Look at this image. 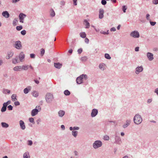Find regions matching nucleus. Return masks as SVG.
<instances>
[{
  "label": "nucleus",
  "mask_w": 158,
  "mask_h": 158,
  "mask_svg": "<svg viewBox=\"0 0 158 158\" xmlns=\"http://www.w3.org/2000/svg\"><path fill=\"white\" fill-rule=\"evenodd\" d=\"M87 79V76L86 75H82L78 77L76 79V82L78 84H80L84 80Z\"/></svg>",
  "instance_id": "obj_1"
},
{
  "label": "nucleus",
  "mask_w": 158,
  "mask_h": 158,
  "mask_svg": "<svg viewBox=\"0 0 158 158\" xmlns=\"http://www.w3.org/2000/svg\"><path fill=\"white\" fill-rule=\"evenodd\" d=\"M142 119L141 117L138 114H136L134 118V123L137 124H140L142 122Z\"/></svg>",
  "instance_id": "obj_2"
},
{
  "label": "nucleus",
  "mask_w": 158,
  "mask_h": 158,
  "mask_svg": "<svg viewBox=\"0 0 158 158\" xmlns=\"http://www.w3.org/2000/svg\"><path fill=\"white\" fill-rule=\"evenodd\" d=\"M53 98V95L50 93H47L45 97V99L48 102H50Z\"/></svg>",
  "instance_id": "obj_3"
},
{
  "label": "nucleus",
  "mask_w": 158,
  "mask_h": 158,
  "mask_svg": "<svg viewBox=\"0 0 158 158\" xmlns=\"http://www.w3.org/2000/svg\"><path fill=\"white\" fill-rule=\"evenodd\" d=\"M130 35L131 36L135 38H138L139 37V34L137 31H132Z\"/></svg>",
  "instance_id": "obj_4"
},
{
  "label": "nucleus",
  "mask_w": 158,
  "mask_h": 158,
  "mask_svg": "<svg viewBox=\"0 0 158 158\" xmlns=\"http://www.w3.org/2000/svg\"><path fill=\"white\" fill-rule=\"evenodd\" d=\"M102 145V143L100 141H96L93 144V147L94 148H97L101 147Z\"/></svg>",
  "instance_id": "obj_5"
},
{
  "label": "nucleus",
  "mask_w": 158,
  "mask_h": 158,
  "mask_svg": "<svg viewBox=\"0 0 158 158\" xmlns=\"http://www.w3.org/2000/svg\"><path fill=\"white\" fill-rule=\"evenodd\" d=\"M22 45L21 44V42L18 41L16 42L15 43V47L18 49H20L22 48Z\"/></svg>",
  "instance_id": "obj_6"
},
{
  "label": "nucleus",
  "mask_w": 158,
  "mask_h": 158,
  "mask_svg": "<svg viewBox=\"0 0 158 158\" xmlns=\"http://www.w3.org/2000/svg\"><path fill=\"white\" fill-rule=\"evenodd\" d=\"M26 17V15L23 13H20L19 16L20 22L23 23V19Z\"/></svg>",
  "instance_id": "obj_7"
},
{
  "label": "nucleus",
  "mask_w": 158,
  "mask_h": 158,
  "mask_svg": "<svg viewBox=\"0 0 158 158\" xmlns=\"http://www.w3.org/2000/svg\"><path fill=\"white\" fill-rule=\"evenodd\" d=\"M98 111L97 109H93L91 113V116L92 117H95L98 114Z\"/></svg>",
  "instance_id": "obj_8"
},
{
  "label": "nucleus",
  "mask_w": 158,
  "mask_h": 158,
  "mask_svg": "<svg viewBox=\"0 0 158 158\" xmlns=\"http://www.w3.org/2000/svg\"><path fill=\"white\" fill-rule=\"evenodd\" d=\"M104 13V11L103 9H101L99 10V17L100 19H101L103 18Z\"/></svg>",
  "instance_id": "obj_9"
},
{
  "label": "nucleus",
  "mask_w": 158,
  "mask_h": 158,
  "mask_svg": "<svg viewBox=\"0 0 158 158\" xmlns=\"http://www.w3.org/2000/svg\"><path fill=\"white\" fill-rule=\"evenodd\" d=\"M147 56L150 60H152L153 59V54L150 52H148Z\"/></svg>",
  "instance_id": "obj_10"
},
{
  "label": "nucleus",
  "mask_w": 158,
  "mask_h": 158,
  "mask_svg": "<svg viewBox=\"0 0 158 158\" xmlns=\"http://www.w3.org/2000/svg\"><path fill=\"white\" fill-rule=\"evenodd\" d=\"M143 70V68L142 67H137L136 69L135 73L138 74L139 72H141Z\"/></svg>",
  "instance_id": "obj_11"
},
{
  "label": "nucleus",
  "mask_w": 158,
  "mask_h": 158,
  "mask_svg": "<svg viewBox=\"0 0 158 158\" xmlns=\"http://www.w3.org/2000/svg\"><path fill=\"white\" fill-rule=\"evenodd\" d=\"M38 112V110L36 109H34L31 112V115L32 116H34L36 115Z\"/></svg>",
  "instance_id": "obj_12"
},
{
  "label": "nucleus",
  "mask_w": 158,
  "mask_h": 158,
  "mask_svg": "<svg viewBox=\"0 0 158 158\" xmlns=\"http://www.w3.org/2000/svg\"><path fill=\"white\" fill-rule=\"evenodd\" d=\"M20 125L22 129L24 130L25 128V126L24 122L22 120L20 121Z\"/></svg>",
  "instance_id": "obj_13"
},
{
  "label": "nucleus",
  "mask_w": 158,
  "mask_h": 158,
  "mask_svg": "<svg viewBox=\"0 0 158 158\" xmlns=\"http://www.w3.org/2000/svg\"><path fill=\"white\" fill-rule=\"evenodd\" d=\"M7 106V104L6 103H4L3 104V106L1 109V111L2 112L5 111L6 110V108Z\"/></svg>",
  "instance_id": "obj_14"
},
{
  "label": "nucleus",
  "mask_w": 158,
  "mask_h": 158,
  "mask_svg": "<svg viewBox=\"0 0 158 158\" xmlns=\"http://www.w3.org/2000/svg\"><path fill=\"white\" fill-rule=\"evenodd\" d=\"M13 70L15 71H22L21 66H16L13 68Z\"/></svg>",
  "instance_id": "obj_15"
},
{
  "label": "nucleus",
  "mask_w": 158,
  "mask_h": 158,
  "mask_svg": "<svg viewBox=\"0 0 158 158\" xmlns=\"http://www.w3.org/2000/svg\"><path fill=\"white\" fill-rule=\"evenodd\" d=\"M24 55L23 54V52L20 53L19 57L21 61H23V60L24 59Z\"/></svg>",
  "instance_id": "obj_16"
},
{
  "label": "nucleus",
  "mask_w": 158,
  "mask_h": 158,
  "mask_svg": "<svg viewBox=\"0 0 158 158\" xmlns=\"http://www.w3.org/2000/svg\"><path fill=\"white\" fill-rule=\"evenodd\" d=\"M21 66L22 70H27L29 68V66L28 65H23Z\"/></svg>",
  "instance_id": "obj_17"
},
{
  "label": "nucleus",
  "mask_w": 158,
  "mask_h": 158,
  "mask_svg": "<svg viewBox=\"0 0 158 158\" xmlns=\"http://www.w3.org/2000/svg\"><path fill=\"white\" fill-rule=\"evenodd\" d=\"M2 15L6 18H8L9 16V14L7 11H4L2 13Z\"/></svg>",
  "instance_id": "obj_18"
},
{
  "label": "nucleus",
  "mask_w": 158,
  "mask_h": 158,
  "mask_svg": "<svg viewBox=\"0 0 158 158\" xmlns=\"http://www.w3.org/2000/svg\"><path fill=\"white\" fill-rule=\"evenodd\" d=\"M54 65L56 68L58 69H60V68H61L62 66V64L58 63H54Z\"/></svg>",
  "instance_id": "obj_19"
},
{
  "label": "nucleus",
  "mask_w": 158,
  "mask_h": 158,
  "mask_svg": "<svg viewBox=\"0 0 158 158\" xmlns=\"http://www.w3.org/2000/svg\"><path fill=\"white\" fill-rule=\"evenodd\" d=\"M31 87H29L27 88H26L24 89V92L25 94H27L28 93L29 91L31 89Z\"/></svg>",
  "instance_id": "obj_20"
},
{
  "label": "nucleus",
  "mask_w": 158,
  "mask_h": 158,
  "mask_svg": "<svg viewBox=\"0 0 158 158\" xmlns=\"http://www.w3.org/2000/svg\"><path fill=\"white\" fill-rule=\"evenodd\" d=\"M23 158H30V156L28 152H26L23 155Z\"/></svg>",
  "instance_id": "obj_21"
},
{
  "label": "nucleus",
  "mask_w": 158,
  "mask_h": 158,
  "mask_svg": "<svg viewBox=\"0 0 158 158\" xmlns=\"http://www.w3.org/2000/svg\"><path fill=\"white\" fill-rule=\"evenodd\" d=\"M16 95L15 94H13L11 97V99L12 101H15L17 100Z\"/></svg>",
  "instance_id": "obj_22"
},
{
  "label": "nucleus",
  "mask_w": 158,
  "mask_h": 158,
  "mask_svg": "<svg viewBox=\"0 0 158 158\" xmlns=\"http://www.w3.org/2000/svg\"><path fill=\"white\" fill-rule=\"evenodd\" d=\"M64 114L65 112L63 110H60L58 112V114L59 116L61 117L64 116Z\"/></svg>",
  "instance_id": "obj_23"
},
{
  "label": "nucleus",
  "mask_w": 158,
  "mask_h": 158,
  "mask_svg": "<svg viewBox=\"0 0 158 158\" xmlns=\"http://www.w3.org/2000/svg\"><path fill=\"white\" fill-rule=\"evenodd\" d=\"M85 25L86 26L85 28H89V23L86 20H85Z\"/></svg>",
  "instance_id": "obj_24"
},
{
  "label": "nucleus",
  "mask_w": 158,
  "mask_h": 158,
  "mask_svg": "<svg viewBox=\"0 0 158 158\" xmlns=\"http://www.w3.org/2000/svg\"><path fill=\"white\" fill-rule=\"evenodd\" d=\"M80 36L82 38H85L86 36V35L85 32L80 33Z\"/></svg>",
  "instance_id": "obj_25"
},
{
  "label": "nucleus",
  "mask_w": 158,
  "mask_h": 158,
  "mask_svg": "<svg viewBox=\"0 0 158 158\" xmlns=\"http://www.w3.org/2000/svg\"><path fill=\"white\" fill-rule=\"evenodd\" d=\"M13 55V53L12 52H10L8 55V56H7L6 58L8 59H9Z\"/></svg>",
  "instance_id": "obj_26"
},
{
  "label": "nucleus",
  "mask_w": 158,
  "mask_h": 158,
  "mask_svg": "<svg viewBox=\"0 0 158 158\" xmlns=\"http://www.w3.org/2000/svg\"><path fill=\"white\" fill-rule=\"evenodd\" d=\"M1 124L3 127L7 128L9 127V125L7 123H2Z\"/></svg>",
  "instance_id": "obj_27"
},
{
  "label": "nucleus",
  "mask_w": 158,
  "mask_h": 158,
  "mask_svg": "<svg viewBox=\"0 0 158 158\" xmlns=\"http://www.w3.org/2000/svg\"><path fill=\"white\" fill-rule=\"evenodd\" d=\"M32 95L33 96L36 97L38 96L39 94L36 91H34L32 93Z\"/></svg>",
  "instance_id": "obj_28"
},
{
  "label": "nucleus",
  "mask_w": 158,
  "mask_h": 158,
  "mask_svg": "<svg viewBox=\"0 0 158 158\" xmlns=\"http://www.w3.org/2000/svg\"><path fill=\"white\" fill-rule=\"evenodd\" d=\"M130 121V120L127 121L126 122V124L123 125V127L125 128L127 127V126L129 125Z\"/></svg>",
  "instance_id": "obj_29"
},
{
  "label": "nucleus",
  "mask_w": 158,
  "mask_h": 158,
  "mask_svg": "<svg viewBox=\"0 0 158 158\" xmlns=\"http://www.w3.org/2000/svg\"><path fill=\"white\" fill-rule=\"evenodd\" d=\"M18 21L17 19H15L13 22V24L14 26H16L17 24Z\"/></svg>",
  "instance_id": "obj_30"
},
{
  "label": "nucleus",
  "mask_w": 158,
  "mask_h": 158,
  "mask_svg": "<svg viewBox=\"0 0 158 158\" xmlns=\"http://www.w3.org/2000/svg\"><path fill=\"white\" fill-rule=\"evenodd\" d=\"M3 92L5 94H10V91L7 89H4L3 90Z\"/></svg>",
  "instance_id": "obj_31"
},
{
  "label": "nucleus",
  "mask_w": 158,
  "mask_h": 158,
  "mask_svg": "<svg viewBox=\"0 0 158 158\" xmlns=\"http://www.w3.org/2000/svg\"><path fill=\"white\" fill-rule=\"evenodd\" d=\"M64 93L66 95H70V92L67 90L64 91Z\"/></svg>",
  "instance_id": "obj_32"
},
{
  "label": "nucleus",
  "mask_w": 158,
  "mask_h": 158,
  "mask_svg": "<svg viewBox=\"0 0 158 158\" xmlns=\"http://www.w3.org/2000/svg\"><path fill=\"white\" fill-rule=\"evenodd\" d=\"M105 58L108 59H111V57L108 54L106 53L105 55Z\"/></svg>",
  "instance_id": "obj_33"
},
{
  "label": "nucleus",
  "mask_w": 158,
  "mask_h": 158,
  "mask_svg": "<svg viewBox=\"0 0 158 158\" xmlns=\"http://www.w3.org/2000/svg\"><path fill=\"white\" fill-rule=\"evenodd\" d=\"M87 59L86 56H83L81 58V60L83 61H85L87 60Z\"/></svg>",
  "instance_id": "obj_34"
},
{
  "label": "nucleus",
  "mask_w": 158,
  "mask_h": 158,
  "mask_svg": "<svg viewBox=\"0 0 158 158\" xmlns=\"http://www.w3.org/2000/svg\"><path fill=\"white\" fill-rule=\"evenodd\" d=\"M72 134L75 137H76L77 134V131H72Z\"/></svg>",
  "instance_id": "obj_35"
},
{
  "label": "nucleus",
  "mask_w": 158,
  "mask_h": 158,
  "mask_svg": "<svg viewBox=\"0 0 158 158\" xmlns=\"http://www.w3.org/2000/svg\"><path fill=\"white\" fill-rule=\"evenodd\" d=\"M17 58H15V59H13L12 60V62L13 64H16L18 63L17 61Z\"/></svg>",
  "instance_id": "obj_36"
},
{
  "label": "nucleus",
  "mask_w": 158,
  "mask_h": 158,
  "mask_svg": "<svg viewBox=\"0 0 158 158\" xmlns=\"http://www.w3.org/2000/svg\"><path fill=\"white\" fill-rule=\"evenodd\" d=\"M16 28L17 30L20 31L23 28V27L22 26H18L16 27Z\"/></svg>",
  "instance_id": "obj_37"
},
{
  "label": "nucleus",
  "mask_w": 158,
  "mask_h": 158,
  "mask_svg": "<svg viewBox=\"0 0 158 158\" xmlns=\"http://www.w3.org/2000/svg\"><path fill=\"white\" fill-rule=\"evenodd\" d=\"M103 139L105 140H108L109 139V137L108 136L106 135L104 136Z\"/></svg>",
  "instance_id": "obj_38"
},
{
  "label": "nucleus",
  "mask_w": 158,
  "mask_h": 158,
  "mask_svg": "<svg viewBox=\"0 0 158 158\" xmlns=\"http://www.w3.org/2000/svg\"><path fill=\"white\" fill-rule=\"evenodd\" d=\"M104 67V65L103 64H100L99 65V68L101 69L104 70V69L103 68Z\"/></svg>",
  "instance_id": "obj_39"
},
{
  "label": "nucleus",
  "mask_w": 158,
  "mask_h": 158,
  "mask_svg": "<svg viewBox=\"0 0 158 158\" xmlns=\"http://www.w3.org/2000/svg\"><path fill=\"white\" fill-rule=\"evenodd\" d=\"M29 121L31 123H34V119L33 118H30L29 119Z\"/></svg>",
  "instance_id": "obj_40"
},
{
  "label": "nucleus",
  "mask_w": 158,
  "mask_h": 158,
  "mask_svg": "<svg viewBox=\"0 0 158 158\" xmlns=\"http://www.w3.org/2000/svg\"><path fill=\"white\" fill-rule=\"evenodd\" d=\"M51 15L52 16H54L55 15V13L53 10H51Z\"/></svg>",
  "instance_id": "obj_41"
},
{
  "label": "nucleus",
  "mask_w": 158,
  "mask_h": 158,
  "mask_svg": "<svg viewBox=\"0 0 158 158\" xmlns=\"http://www.w3.org/2000/svg\"><path fill=\"white\" fill-rule=\"evenodd\" d=\"M44 52H45V50H44V49L43 48L41 49V54L42 56L43 55L44 53Z\"/></svg>",
  "instance_id": "obj_42"
},
{
  "label": "nucleus",
  "mask_w": 158,
  "mask_h": 158,
  "mask_svg": "<svg viewBox=\"0 0 158 158\" xmlns=\"http://www.w3.org/2000/svg\"><path fill=\"white\" fill-rule=\"evenodd\" d=\"M100 33L102 34H103L104 35L108 34V31H107V32H105L103 31H101Z\"/></svg>",
  "instance_id": "obj_43"
},
{
  "label": "nucleus",
  "mask_w": 158,
  "mask_h": 158,
  "mask_svg": "<svg viewBox=\"0 0 158 158\" xmlns=\"http://www.w3.org/2000/svg\"><path fill=\"white\" fill-rule=\"evenodd\" d=\"M102 4L103 5H105L106 3V2L105 0H102L101 2Z\"/></svg>",
  "instance_id": "obj_44"
},
{
  "label": "nucleus",
  "mask_w": 158,
  "mask_h": 158,
  "mask_svg": "<svg viewBox=\"0 0 158 158\" xmlns=\"http://www.w3.org/2000/svg\"><path fill=\"white\" fill-rule=\"evenodd\" d=\"M21 34L23 35H24L26 34V31L25 30H23L21 32Z\"/></svg>",
  "instance_id": "obj_45"
},
{
  "label": "nucleus",
  "mask_w": 158,
  "mask_h": 158,
  "mask_svg": "<svg viewBox=\"0 0 158 158\" xmlns=\"http://www.w3.org/2000/svg\"><path fill=\"white\" fill-rule=\"evenodd\" d=\"M35 109H37L38 111L39 112L41 110V107L40 106H36Z\"/></svg>",
  "instance_id": "obj_46"
},
{
  "label": "nucleus",
  "mask_w": 158,
  "mask_h": 158,
  "mask_svg": "<svg viewBox=\"0 0 158 158\" xmlns=\"http://www.w3.org/2000/svg\"><path fill=\"white\" fill-rule=\"evenodd\" d=\"M153 3L155 4H158V0H154L153 1Z\"/></svg>",
  "instance_id": "obj_47"
},
{
  "label": "nucleus",
  "mask_w": 158,
  "mask_h": 158,
  "mask_svg": "<svg viewBox=\"0 0 158 158\" xmlns=\"http://www.w3.org/2000/svg\"><path fill=\"white\" fill-rule=\"evenodd\" d=\"M127 9V8L126 7V6H124L123 7V10L124 12H126V10Z\"/></svg>",
  "instance_id": "obj_48"
},
{
  "label": "nucleus",
  "mask_w": 158,
  "mask_h": 158,
  "mask_svg": "<svg viewBox=\"0 0 158 158\" xmlns=\"http://www.w3.org/2000/svg\"><path fill=\"white\" fill-rule=\"evenodd\" d=\"M149 21H150V24H151V25L152 26H154L156 23V22H151V21L150 20Z\"/></svg>",
  "instance_id": "obj_49"
},
{
  "label": "nucleus",
  "mask_w": 158,
  "mask_h": 158,
  "mask_svg": "<svg viewBox=\"0 0 158 158\" xmlns=\"http://www.w3.org/2000/svg\"><path fill=\"white\" fill-rule=\"evenodd\" d=\"M14 104L16 106H19L20 105V103L18 101H16L14 102Z\"/></svg>",
  "instance_id": "obj_50"
},
{
  "label": "nucleus",
  "mask_w": 158,
  "mask_h": 158,
  "mask_svg": "<svg viewBox=\"0 0 158 158\" xmlns=\"http://www.w3.org/2000/svg\"><path fill=\"white\" fill-rule=\"evenodd\" d=\"M149 16H150V15L149 14H147L146 15V19H147L149 20H150V19H149Z\"/></svg>",
  "instance_id": "obj_51"
},
{
  "label": "nucleus",
  "mask_w": 158,
  "mask_h": 158,
  "mask_svg": "<svg viewBox=\"0 0 158 158\" xmlns=\"http://www.w3.org/2000/svg\"><path fill=\"white\" fill-rule=\"evenodd\" d=\"M8 108L9 110H12L13 107L10 105L8 106Z\"/></svg>",
  "instance_id": "obj_52"
},
{
  "label": "nucleus",
  "mask_w": 158,
  "mask_h": 158,
  "mask_svg": "<svg viewBox=\"0 0 158 158\" xmlns=\"http://www.w3.org/2000/svg\"><path fill=\"white\" fill-rule=\"evenodd\" d=\"M30 57L32 58H34L35 57V55L34 54H31L30 55Z\"/></svg>",
  "instance_id": "obj_53"
},
{
  "label": "nucleus",
  "mask_w": 158,
  "mask_h": 158,
  "mask_svg": "<svg viewBox=\"0 0 158 158\" xmlns=\"http://www.w3.org/2000/svg\"><path fill=\"white\" fill-rule=\"evenodd\" d=\"M77 52L79 54L81 53L82 52V49L81 48H80L78 49Z\"/></svg>",
  "instance_id": "obj_54"
},
{
  "label": "nucleus",
  "mask_w": 158,
  "mask_h": 158,
  "mask_svg": "<svg viewBox=\"0 0 158 158\" xmlns=\"http://www.w3.org/2000/svg\"><path fill=\"white\" fill-rule=\"evenodd\" d=\"M32 144V142L31 140H29L28 141V144L29 145H31Z\"/></svg>",
  "instance_id": "obj_55"
},
{
  "label": "nucleus",
  "mask_w": 158,
  "mask_h": 158,
  "mask_svg": "<svg viewBox=\"0 0 158 158\" xmlns=\"http://www.w3.org/2000/svg\"><path fill=\"white\" fill-rule=\"evenodd\" d=\"M85 42L87 44H88L89 42V40L87 38H85Z\"/></svg>",
  "instance_id": "obj_56"
},
{
  "label": "nucleus",
  "mask_w": 158,
  "mask_h": 158,
  "mask_svg": "<svg viewBox=\"0 0 158 158\" xmlns=\"http://www.w3.org/2000/svg\"><path fill=\"white\" fill-rule=\"evenodd\" d=\"M73 1L74 4L75 5H77V0H73Z\"/></svg>",
  "instance_id": "obj_57"
},
{
  "label": "nucleus",
  "mask_w": 158,
  "mask_h": 158,
  "mask_svg": "<svg viewBox=\"0 0 158 158\" xmlns=\"http://www.w3.org/2000/svg\"><path fill=\"white\" fill-rule=\"evenodd\" d=\"M116 30V29L115 28L113 27L111 29L110 31H115Z\"/></svg>",
  "instance_id": "obj_58"
},
{
  "label": "nucleus",
  "mask_w": 158,
  "mask_h": 158,
  "mask_svg": "<svg viewBox=\"0 0 158 158\" xmlns=\"http://www.w3.org/2000/svg\"><path fill=\"white\" fill-rule=\"evenodd\" d=\"M34 81L37 84H38L39 83V81L38 80H35Z\"/></svg>",
  "instance_id": "obj_59"
},
{
  "label": "nucleus",
  "mask_w": 158,
  "mask_h": 158,
  "mask_svg": "<svg viewBox=\"0 0 158 158\" xmlns=\"http://www.w3.org/2000/svg\"><path fill=\"white\" fill-rule=\"evenodd\" d=\"M139 47H136L135 48V51L137 52L139 51Z\"/></svg>",
  "instance_id": "obj_60"
},
{
  "label": "nucleus",
  "mask_w": 158,
  "mask_h": 158,
  "mask_svg": "<svg viewBox=\"0 0 158 158\" xmlns=\"http://www.w3.org/2000/svg\"><path fill=\"white\" fill-rule=\"evenodd\" d=\"M79 129V128L78 127H74L73 128V130H78Z\"/></svg>",
  "instance_id": "obj_61"
},
{
  "label": "nucleus",
  "mask_w": 158,
  "mask_h": 158,
  "mask_svg": "<svg viewBox=\"0 0 158 158\" xmlns=\"http://www.w3.org/2000/svg\"><path fill=\"white\" fill-rule=\"evenodd\" d=\"M72 52H73V50H72V49H69V51H68V52H69V53H70L71 54V53H72Z\"/></svg>",
  "instance_id": "obj_62"
},
{
  "label": "nucleus",
  "mask_w": 158,
  "mask_h": 158,
  "mask_svg": "<svg viewBox=\"0 0 158 158\" xmlns=\"http://www.w3.org/2000/svg\"><path fill=\"white\" fill-rule=\"evenodd\" d=\"M155 92L158 95V88L156 89L155 90Z\"/></svg>",
  "instance_id": "obj_63"
},
{
  "label": "nucleus",
  "mask_w": 158,
  "mask_h": 158,
  "mask_svg": "<svg viewBox=\"0 0 158 158\" xmlns=\"http://www.w3.org/2000/svg\"><path fill=\"white\" fill-rule=\"evenodd\" d=\"M61 128L62 129L64 130L65 128L64 126V125H62L61 126Z\"/></svg>",
  "instance_id": "obj_64"
}]
</instances>
